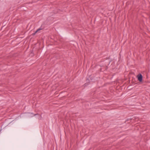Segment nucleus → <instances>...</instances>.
<instances>
[{"label": "nucleus", "mask_w": 150, "mask_h": 150, "mask_svg": "<svg viewBox=\"0 0 150 150\" xmlns=\"http://www.w3.org/2000/svg\"><path fill=\"white\" fill-rule=\"evenodd\" d=\"M36 33L35 32L34 33H33L32 34V35H35V34H36Z\"/></svg>", "instance_id": "1a4fd4ad"}, {"label": "nucleus", "mask_w": 150, "mask_h": 150, "mask_svg": "<svg viewBox=\"0 0 150 150\" xmlns=\"http://www.w3.org/2000/svg\"><path fill=\"white\" fill-rule=\"evenodd\" d=\"M42 29L41 28H39V29H37L36 31L35 32L36 33H37V32H38L40 30H42Z\"/></svg>", "instance_id": "423d86ee"}, {"label": "nucleus", "mask_w": 150, "mask_h": 150, "mask_svg": "<svg viewBox=\"0 0 150 150\" xmlns=\"http://www.w3.org/2000/svg\"><path fill=\"white\" fill-rule=\"evenodd\" d=\"M132 119L131 118H128L127 119L125 122V123H128L130 122L131 120Z\"/></svg>", "instance_id": "7ed1b4c3"}, {"label": "nucleus", "mask_w": 150, "mask_h": 150, "mask_svg": "<svg viewBox=\"0 0 150 150\" xmlns=\"http://www.w3.org/2000/svg\"><path fill=\"white\" fill-rule=\"evenodd\" d=\"M42 29L41 28H39V29H37L36 31L35 32L36 33H37V32H38L40 30H42Z\"/></svg>", "instance_id": "0eeeda50"}, {"label": "nucleus", "mask_w": 150, "mask_h": 150, "mask_svg": "<svg viewBox=\"0 0 150 150\" xmlns=\"http://www.w3.org/2000/svg\"><path fill=\"white\" fill-rule=\"evenodd\" d=\"M138 80L140 82H142L143 80V76L141 74H139L137 76Z\"/></svg>", "instance_id": "f257e3e1"}, {"label": "nucleus", "mask_w": 150, "mask_h": 150, "mask_svg": "<svg viewBox=\"0 0 150 150\" xmlns=\"http://www.w3.org/2000/svg\"><path fill=\"white\" fill-rule=\"evenodd\" d=\"M42 29L41 28H39V29H37L36 31L35 32L36 33H37V32H38L40 30H42Z\"/></svg>", "instance_id": "39448f33"}, {"label": "nucleus", "mask_w": 150, "mask_h": 150, "mask_svg": "<svg viewBox=\"0 0 150 150\" xmlns=\"http://www.w3.org/2000/svg\"><path fill=\"white\" fill-rule=\"evenodd\" d=\"M90 82L88 81V82L86 83H85L84 85V86L85 87L87 86V85H88L89 84Z\"/></svg>", "instance_id": "20e7f679"}, {"label": "nucleus", "mask_w": 150, "mask_h": 150, "mask_svg": "<svg viewBox=\"0 0 150 150\" xmlns=\"http://www.w3.org/2000/svg\"><path fill=\"white\" fill-rule=\"evenodd\" d=\"M112 61L111 60H110L108 62V64H107L108 65H109V64H110V62Z\"/></svg>", "instance_id": "6e6552de"}, {"label": "nucleus", "mask_w": 150, "mask_h": 150, "mask_svg": "<svg viewBox=\"0 0 150 150\" xmlns=\"http://www.w3.org/2000/svg\"><path fill=\"white\" fill-rule=\"evenodd\" d=\"M100 70L101 71H103L105 70H106L108 69V67L106 65L105 66H101Z\"/></svg>", "instance_id": "f03ea898"}, {"label": "nucleus", "mask_w": 150, "mask_h": 150, "mask_svg": "<svg viewBox=\"0 0 150 150\" xmlns=\"http://www.w3.org/2000/svg\"><path fill=\"white\" fill-rule=\"evenodd\" d=\"M86 80H87V81L88 80V81H89V79H87Z\"/></svg>", "instance_id": "9d476101"}]
</instances>
